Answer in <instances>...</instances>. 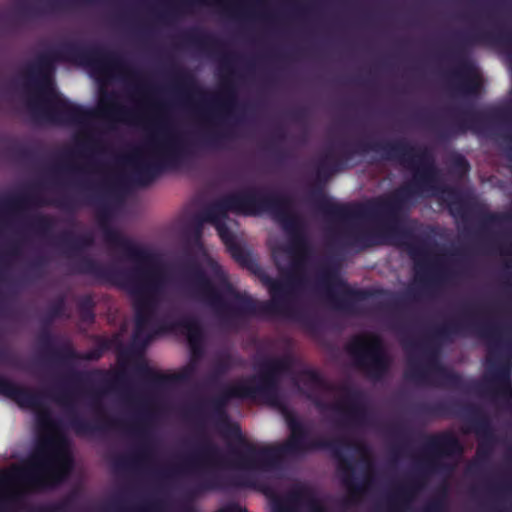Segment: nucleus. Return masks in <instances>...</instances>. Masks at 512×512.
I'll return each mask as SVG.
<instances>
[{
    "mask_svg": "<svg viewBox=\"0 0 512 512\" xmlns=\"http://www.w3.org/2000/svg\"><path fill=\"white\" fill-rule=\"evenodd\" d=\"M208 220L211 223H213V225L216 227L220 238L225 243L227 248L230 250L232 256L234 258H237L240 260L239 255H238V248L236 247V245L234 243L232 234L226 228L225 224L216 216H210L208 218Z\"/></svg>",
    "mask_w": 512,
    "mask_h": 512,
    "instance_id": "20e7f679",
    "label": "nucleus"
},
{
    "mask_svg": "<svg viewBox=\"0 0 512 512\" xmlns=\"http://www.w3.org/2000/svg\"><path fill=\"white\" fill-rule=\"evenodd\" d=\"M246 454L249 459L254 461L259 458L274 456L277 454V451L271 446H262L259 448L248 446Z\"/></svg>",
    "mask_w": 512,
    "mask_h": 512,
    "instance_id": "0eeeda50",
    "label": "nucleus"
},
{
    "mask_svg": "<svg viewBox=\"0 0 512 512\" xmlns=\"http://www.w3.org/2000/svg\"><path fill=\"white\" fill-rule=\"evenodd\" d=\"M14 397L17 399L21 406H30L32 402L30 395L24 392H16L14 393Z\"/></svg>",
    "mask_w": 512,
    "mask_h": 512,
    "instance_id": "9b49d317",
    "label": "nucleus"
},
{
    "mask_svg": "<svg viewBox=\"0 0 512 512\" xmlns=\"http://www.w3.org/2000/svg\"><path fill=\"white\" fill-rule=\"evenodd\" d=\"M191 349L195 352L201 343V330L195 321H185L182 324Z\"/></svg>",
    "mask_w": 512,
    "mask_h": 512,
    "instance_id": "423d86ee",
    "label": "nucleus"
},
{
    "mask_svg": "<svg viewBox=\"0 0 512 512\" xmlns=\"http://www.w3.org/2000/svg\"><path fill=\"white\" fill-rule=\"evenodd\" d=\"M134 307L136 310L137 330L140 331L146 321V318L152 312L153 304L150 298L145 296L144 299L136 298L134 301Z\"/></svg>",
    "mask_w": 512,
    "mask_h": 512,
    "instance_id": "39448f33",
    "label": "nucleus"
},
{
    "mask_svg": "<svg viewBox=\"0 0 512 512\" xmlns=\"http://www.w3.org/2000/svg\"><path fill=\"white\" fill-rule=\"evenodd\" d=\"M349 348L355 354L375 357L382 356L381 342L375 335L365 334L356 336L351 341Z\"/></svg>",
    "mask_w": 512,
    "mask_h": 512,
    "instance_id": "7ed1b4c3",
    "label": "nucleus"
},
{
    "mask_svg": "<svg viewBox=\"0 0 512 512\" xmlns=\"http://www.w3.org/2000/svg\"><path fill=\"white\" fill-rule=\"evenodd\" d=\"M19 475V469L17 467H10L2 472L1 482L4 484H14L15 479Z\"/></svg>",
    "mask_w": 512,
    "mask_h": 512,
    "instance_id": "1a4fd4ad",
    "label": "nucleus"
},
{
    "mask_svg": "<svg viewBox=\"0 0 512 512\" xmlns=\"http://www.w3.org/2000/svg\"><path fill=\"white\" fill-rule=\"evenodd\" d=\"M211 269L214 273L213 278L205 283L203 290L207 297L213 302H230L235 296L233 288L227 281V277L221 267L210 261Z\"/></svg>",
    "mask_w": 512,
    "mask_h": 512,
    "instance_id": "f257e3e1",
    "label": "nucleus"
},
{
    "mask_svg": "<svg viewBox=\"0 0 512 512\" xmlns=\"http://www.w3.org/2000/svg\"><path fill=\"white\" fill-rule=\"evenodd\" d=\"M204 2H207V3H213V4H223V3H226L228 0H203Z\"/></svg>",
    "mask_w": 512,
    "mask_h": 512,
    "instance_id": "ddd939ff",
    "label": "nucleus"
},
{
    "mask_svg": "<svg viewBox=\"0 0 512 512\" xmlns=\"http://www.w3.org/2000/svg\"><path fill=\"white\" fill-rule=\"evenodd\" d=\"M284 415L286 423L291 430L292 436L295 437L299 430V424L288 412H285Z\"/></svg>",
    "mask_w": 512,
    "mask_h": 512,
    "instance_id": "9d476101",
    "label": "nucleus"
},
{
    "mask_svg": "<svg viewBox=\"0 0 512 512\" xmlns=\"http://www.w3.org/2000/svg\"><path fill=\"white\" fill-rule=\"evenodd\" d=\"M71 460L67 455H61L49 466L41 470L33 479L36 487L56 484L64 480L71 470Z\"/></svg>",
    "mask_w": 512,
    "mask_h": 512,
    "instance_id": "f03ea898",
    "label": "nucleus"
},
{
    "mask_svg": "<svg viewBox=\"0 0 512 512\" xmlns=\"http://www.w3.org/2000/svg\"><path fill=\"white\" fill-rule=\"evenodd\" d=\"M252 395L250 382L245 381L232 386L229 390V397L247 398Z\"/></svg>",
    "mask_w": 512,
    "mask_h": 512,
    "instance_id": "6e6552de",
    "label": "nucleus"
},
{
    "mask_svg": "<svg viewBox=\"0 0 512 512\" xmlns=\"http://www.w3.org/2000/svg\"><path fill=\"white\" fill-rule=\"evenodd\" d=\"M236 210L240 213H243L245 215H248V214H253L254 212L249 209V208H245V207H237Z\"/></svg>",
    "mask_w": 512,
    "mask_h": 512,
    "instance_id": "f8f14e48",
    "label": "nucleus"
}]
</instances>
